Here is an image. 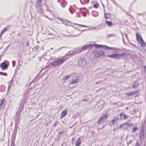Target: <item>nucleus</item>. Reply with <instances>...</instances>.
<instances>
[{
	"label": "nucleus",
	"instance_id": "f257e3e1",
	"mask_svg": "<svg viewBox=\"0 0 146 146\" xmlns=\"http://www.w3.org/2000/svg\"><path fill=\"white\" fill-rule=\"evenodd\" d=\"M95 47V48L96 49H98L100 48H103L105 50H107L108 49L111 50H115L117 49L113 47H109L108 46L104 45H101L100 44H89L84 46L82 47L81 48L82 51L85 50L88 48H92L93 47Z\"/></svg>",
	"mask_w": 146,
	"mask_h": 146
},
{
	"label": "nucleus",
	"instance_id": "f03ea898",
	"mask_svg": "<svg viewBox=\"0 0 146 146\" xmlns=\"http://www.w3.org/2000/svg\"><path fill=\"white\" fill-rule=\"evenodd\" d=\"M66 55H65L63 57L61 58L56 60L54 61L51 62V65L52 67L54 68L60 66L65 62L69 58V57H68L66 58Z\"/></svg>",
	"mask_w": 146,
	"mask_h": 146
},
{
	"label": "nucleus",
	"instance_id": "7ed1b4c3",
	"mask_svg": "<svg viewBox=\"0 0 146 146\" xmlns=\"http://www.w3.org/2000/svg\"><path fill=\"white\" fill-rule=\"evenodd\" d=\"M136 40L138 42V44L140 45L142 48L146 47V43L143 40L141 36L138 33L136 34Z\"/></svg>",
	"mask_w": 146,
	"mask_h": 146
},
{
	"label": "nucleus",
	"instance_id": "20e7f679",
	"mask_svg": "<svg viewBox=\"0 0 146 146\" xmlns=\"http://www.w3.org/2000/svg\"><path fill=\"white\" fill-rule=\"evenodd\" d=\"M108 56L111 58H114L115 59H125L126 58V54L125 53H123L121 54L116 53L111 55H108Z\"/></svg>",
	"mask_w": 146,
	"mask_h": 146
},
{
	"label": "nucleus",
	"instance_id": "39448f33",
	"mask_svg": "<svg viewBox=\"0 0 146 146\" xmlns=\"http://www.w3.org/2000/svg\"><path fill=\"white\" fill-rule=\"evenodd\" d=\"M17 132V128H15L12 136L11 146H15L14 143Z\"/></svg>",
	"mask_w": 146,
	"mask_h": 146
},
{
	"label": "nucleus",
	"instance_id": "423d86ee",
	"mask_svg": "<svg viewBox=\"0 0 146 146\" xmlns=\"http://www.w3.org/2000/svg\"><path fill=\"white\" fill-rule=\"evenodd\" d=\"M87 64L86 59L84 58H82L80 59L78 61L79 66L80 67H84Z\"/></svg>",
	"mask_w": 146,
	"mask_h": 146
},
{
	"label": "nucleus",
	"instance_id": "0eeeda50",
	"mask_svg": "<svg viewBox=\"0 0 146 146\" xmlns=\"http://www.w3.org/2000/svg\"><path fill=\"white\" fill-rule=\"evenodd\" d=\"M104 52L101 51H96L94 52V56L95 57H98L101 56H104Z\"/></svg>",
	"mask_w": 146,
	"mask_h": 146
},
{
	"label": "nucleus",
	"instance_id": "6e6552de",
	"mask_svg": "<svg viewBox=\"0 0 146 146\" xmlns=\"http://www.w3.org/2000/svg\"><path fill=\"white\" fill-rule=\"evenodd\" d=\"M0 66L2 70H7L8 69V65L7 63L5 62L1 63Z\"/></svg>",
	"mask_w": 146,
	"mask_h": 146
},
{
	"label": "nucleus",
	"instance_id": "1a4fd4ad",
	"mask_svg": "<svg viewBox=\"0 0 146 146\" xmlns=\"http://www.w3.org/2000/svg\"><path fill=\"white\" fill-rule=\"evenodd\" d=\"M107 115L106 114L102 115V117L99 119L98 121V123L100 124L104 120L107 118Z\"/></svg>",
	"mask_w": 146,
	"mask_h": 146
},
{
	"label": "nucleus",
	"instance_id": "9d476101",
	"mask_svg": "<svg viewBox=\"0 0 146 146\" xmlns=\"http://www.w3.org/2000/svg\"><path fill=\"white\" fill-rule=\"evenodd\" d=\"M78 77L77 76H74L72 80L70 82V84H72L77 83L78 81Z\"/></svg>",
	"mask_w": 146,
	"mask_h": 146
},
{
	"label": "nucleus",
	"instance_id": "9b49d317",
	"mask_svg": "<svg viewBox=\"0 0 146 146\" xmlns=\"http://www.w3.org/2000/svg\"><path fill=\"white\" fill-rule=\"evenodd\" d=\"M80 11L84 17L86 16V13L88 12V10L85 8H83L80 9Z\"/></svg>",
	"mask_w": 146,
	"mask_h": 146
},
{
	"label": "nucleus",
	"instance_id": "f8f14e48",
	"mask_svg": "<svg viewBox=\"0 0 146 146\" xmlns=\"http://www.w3.org/2000/svg\"><path fill=\"white\" fill-rule=\"evenodd\" d=\"M58 3H60L62 6L64 7L66 5V2L65 0H58Z\"/></svg>",
	"mask_w": 146,
	"mask_h": 146
},
{
	"label": "nucleus",
	"instance_id": "ddd939ff",
	"mask_svg": "<svg viewBox=\"0 0 146 146\" xmlns=\"http://www.w3.org/2000/svg\"><path fill=\"white\" fill-rule=\"evenodd\" d=\"M81 141L80 138L79 137L76 142L75 145L76 146H79L81 143Z\"/></svg>",
	"mask_w": 146,
	"mask_h": 146
},
{
	"label": "nucleus",
	"instance_id": "4468645a",
	"mask_svg": "<svg viewBox=\"0 0 146 146\" xmlns=\"http://www.w3.org/2000/svg\"><path fill=\"white\" fill-rule=\"evenodd\" d=\"M123 124L124 127L125 126L126 127L128 126L130 128L132 127L133 126V124H130L129 122H125Z\"/></svg>",
	"mask_w": 146,
	"mask_h": 146
},
{
	"label": "nucleus",
	"instance_id": "2eb2a0df",
	"mask_svg": "<svg viewBox=\"0 0 146 146\" xmlns=\"http://www.w3.org/2000/svg\"><path fill=\"white\" fill-rule=\"evenodd\" d=\"M82 51L81 48H76L74 50V53L75 54H78Z\"/></svg>",
	"mask_w": 146,
	"mask_h": 146
},
{
	"label": "nucleus",
	"instance_id": "dca6fc26",
	"mask_svg": "<svg viewBox=\"0 0 146 146\" xmlns=\"http://www.w3.org/2000/svg\"><path fill=\"white\" fill-rule=\"evenodd\" d=\"M42 0H37L36 3V7L41 6Z\"/></svg>",
	"mask_w": 146,
	"mask_h": 146
},
{
	"label": "nucleus",
	"instance_id": "f3484780",
	"mask_svg": "<svg viewBox=\"0 0 146 146\" xmlns=\"http://www.w3.org/2000/svg\"><path fill=\"white\" fill-rule=\"evenodd\" d=\"M92 15L94 17H97L98 15V13L96 11H93L92 12Z\"/></svg>",
	"mask_w": 146,
	"mask_h": 146
},
{
	"label": "nucleus",
	"instance_id": "a211bd4d",
	"mask_svg": "<svg viewBox=\"0 0 146 146\" xmlns=\"http://www.w3.org/2000/svg\"><path fill=\"white\" fill-rule=\"evenodd\" d=\"M5 90V87L4 85H1L0 86V91L1 92H3Z\"/></svg>",
	"mask_w": 146,
	"mask_h": 146
},
{
	"label": "nucleus",
	"instance_id": "6ab92c4d",
	"mask_svg": "<svg viewBox=\"0 0 146 146\" xmlns=\"http://www.w3.org/2000/svg\"><path fill=\"white\" fill-rule=\"evenodd\" d=\"M38 11L40 13H43V9L41 6L36 7Z\"/></svg>",
	"mask_w": 146,
	"mask_h": 146
},
{
	"label": "nucleus",
	"instance_id": "aec40b11",
	"mask_svg": "<svg viewBox=\"0 0 146 146\" xmlns=\"http://www.w3.org/2000/svg\"><path fill=\"white\" fill-rule=\"evenodd\" d=\"M119 116L120 117V118H119L120 119H121L122 118V117H123V118L124 119H126L128 117V116L127 115H126L123 114H120L119 115Z\"/></svg>",
	"mask_w": 146,
	"mask_h": 146
},
{
	"label": "nucleus",
	"instance_id": "412c9836",
	"mask_svg": "<svg viewBox=\"0 0 146 146\" xmlns=\"http://www.w3.org/2000/svg\"><path fill=\"white\" fill-rule=\"evenodd\" d=\"M67 113L66 110H64L63 111L61 114V116L62 117H64Z\"/></svg>",
	"mask_w": 146,
	"mask_h": 146
},
{
	"label": "nucleus",
	"instance_id": "4be33fe9",
	"mask_svg": "<svg viewBox=\"0 0 146 146\" xmlns=\"http://www.w3.org/2000/svg\"><path fill=\"white\" fill-rule=\"evenodd\" d=\"M106 23L107 24L109 27H111L113 25V23L111 22L110 21H106Z\"/></svg>",
	"mask_w": 146,
	"mask_h": 146
},
{
	"label": "nucleus",
	"instance_id": "5701e85b",
	"mask_svg": "<svg viewBox=\"0 0 146 146\" xmlns=\"http://www.w3.org/2000/svg\"><path fill=\"white\" fill-rule=\"evenodd\" d=\"M138 84L137 82H134L133 83V85L132 86V87L133 88H136L138 87Z\"/></svg>",
	"mask_w": 146,
	"mask_h": 146
},
{
	"label": "nucleus",
	"instance_id": "b1692460",
	"mask_svg": "<svg viewBox=\"0 0 146 146\" xmlns=\"http://www.w3.org/2000/svg\"><path fill=\"white\" fill-rule=\"evenodd\" d=\"M111 16V15L110 13L106 14L105 13H104V17L106 19L109 18Z\"/></svg>",
	"mask_w": 146,
	"mask_h": 146
},
{
	"label": "nucleus",
	"instance_id": "393cba45",
	"mask_svg": "<svg viewBox=\"0 0 146 146\" xmlns=\"http://www.w3.org/2000/svg\"><path fill=\"white\" fill-rule=\"evenodd\" d=\"M132 95H133L135 97H137L138 96V92L137 91L132 92Z\"/></svg>",
	"mask_w": 146,
	"mask_h": 146
},
{
	"label": "nucleus",
	"instance_id": "a878e982",
	"mask_svg": "<svg viewBox=\"0 0 146 146\" xmlns=\"http://www.w3.org/2000/svg\"><path fill=\"white\" fill-rule=\"evenodd\" d=\"M39 48V47L38 46H36L35 47H34L33 48V51L36 52L38 50Z\"/></svg>",
	"mask_w": 146,
	"mask_h": 146
},
{
	"label": "nucleus",
	"instance_id": "bb28decb",
	"mask_svg": "<svg viewBox=\"0 0 146 146\" xmlns=\"http://www.w3.org/2000/svg\"><path fill=\"white\" fill-rule=\"evenodd\" d=\"M69 10L70 12L72 14L74 12H75V10L71 6H70Z\"/></svg>",
	"mask_w": 146,
	"mask_h": 146
},
{
	"label": "nucleus",
	"instance_id": "cd10ccee",
	"mask_svg": "<svg viewBox=\"0 0 146 146\" xmlns=\"http://www.w3.org/2000/svg\"><path fill=\"white\" fill-rule=\"evenodd\" d=\"M13 77L12 78V79L11 80V81L10 82L9 84L8 85V90H9V88H10V87H11L12 86V84L11 83H12V81H13Z\"/></svg>",
	"mask_w": 146,
	"mask_h": 146
},
{
	"label": "nucleus",
	"instance_id": "c85d7f7f",
	"mask_svg": "<svg viewBox=\"0 0 146 146\" xmlns=\"http://www.w3.org/2000/svg\"><path fill=\"white\" fill-rule=\"evenodd\" d=\"M99 6V5L98 4V3H96L95 4H94L93 5V7L94 8H97Z\"/></svg>",
	"mask_w": 146,
	"mask_h": 146
},
{
	"label": "nucleus",
	"instance_id": "c756f323",
	"mask_svg": "<svg viewBox=\"0 0 146 146\" xmlns=\"http://www.w3.org/2000/svg\"><path fill=\"white\" fill-rule=\"evenodd\" d=\"M44 58L46 60H50L52 58L50 55H48L46 57H45Z\"/></svg>",
	"mask_w": 146,
	"mask_h": 146
},
{
	"label": "nucleus",
	"instance_id": "7c9ffc66",
	"mask_svg": "<svg viewBox=\"0 0 146 146\" xmlns=\"http://www.w3.org/2000/svg\"><path fill=\"white\" fill-rule=\"evenodd\" d=\"M7 31V28H5L4 29L1 31V35H2L6 31Z\"/></svg>",
	"mask_w": 146,
	"mask_h": 146
},
{
	"label": "nucleus",
	"instance_id": "2f4dec72",
	"mask_svg": "<svg viewBox=\"0 0 146 146\" xmlns=\"http://www.w3.org/2000/svg\"><path fill=\"white\" fill-rule=\"evenodd\" d=\"M75 53H74V50L73 51V52H72L71 53H68L66 55H66V57L67 55H70V56H73V55H74L75 54Z\"/></svg>",
	"mask_w": 146,
	"mask_h": 146
},
{
	"label": "nucleus",
	"instance_id": "473e14b6",
	"mask_svg": "<svg viewBox=\"0 0 146 146\" xmlns=\"http://www.w3.org/2000/svg\"><path fill=\"white\" fill-rule=\"evenodd\" d=\"M79 35H66V36H69V37H76L78 36Z\"/></svg>",
	"mask_w": 146,
	"mask_h": 146
},
{
	"label": "nucleus",
	"instance_id": "72a5a7b5",
	"mask_svg": "<svg viewBox=\"0 0 146 146\" xmlns=\"http://www.w3.org/2000/svg\"><path fill=\"white\" fill-rule=\"evenodd\" d=\"M69 77V76L68 75H67L64 76L63 77L62 80H67Z\"/></svg>",
	"mask_w": 146,
	"mask_h": 146
},
{
	"label": "nucleus",
	"instance_id": "f704fd0d",
	"mask_svg": "<svg viewBox=\"0 0 146 146\" xmlns=\"http://www.w3.org/2000/svg\"><path fill=\"white\" fill-rule=\"evenodd\" d=\"M125 94L127 96H130L132 95V92H129L125 93Z\"/></svg>",
	"mask_w": 146,
	"mask_h": 146
},
{
	"label": "nucleus",
	"instance_id": "c9c22d12",
	"mask_svg": "<svg viewBox=\"0 0 146 146\" xmlns=\"http://www.w3.org/2000/svg\"><path fill=\"white\" fill-rule=\"evenodd\" d=\"M138 129V128L137 127H134L133 128L132 132H134Z\"/></svg>",
	"mask_w": 146,
	"mask_h": 146
},
{
	"label": "nucleus",
	"instance_id": "e433bc0d",
	"mask_svg": "<svg viewBox=\"0 0 146 146\" xmlns=\"http://www.w3.org/2000/svg\"><path fill=\"white\" fill-rule=\"evenodd\" d=\"M63 47H60V48H58V49H57L56 50H55L54 51V53H55L56 52L60 50Z\"/></svg>",
	"mask_w": 146,
	"mask_h": 146
},
{
	"label": "nucleus",
	"instance_id": "4c0bfd02",
	"mask_svg": "<svg viewBox=\"0 0 146 146\" xmlns=\"http://www.w3.org/2000/svg\"><path fill=\"white\" fill-rule=\"evenodd\" d=\"M74 25H78L81 27H87L86 26V25H80V24H74Z\"/></svg>",
	"mask_w": 146,
	"mask_h": 146
},
{
	"label": "nucleus",
	"instance_id": "58836bf2",
	"mask_svg": "<svg viewBox=\"0 0 146 146\" xmlns=\"http://www.w3.org/2000/svg\"><path fill=\"white\" fill-rule=\"evenodd\" d=\"M84 3L87 4L89 2V0H84Z\"/></svg>",
	"mask_w": 146,
	"mask_h": 146
},
{
	"label": "nucleus",
	"instance_id": "ea45409f",
	"mask_svg": "<svg viewBox=\"0 0 146 146\" xmlns=\"http://www.w3.org/2000/svg\"><path fill=\"white\" fill-rule=\"evenodd\" d=\"M0 74L3 75L5 76H7V74L6 73H3L2 72H0Z\"/></svg>",
	"mask_w": 146,
	"mask_h": 146
},
{
	"label": "nucleus",
	"instance_id": "a19ab883",
	"mask_svg": "<svg viewBox=\"0 0 146 146\" xmlns=\"http://www.w3.org/2000/svg\"><path fill=\"white\" fill-rule=\"evenodd\" d=\"M119 118L118 117H114L113 119V120L115 122L118 119H119Z\"/></svg>",
	"mask_w": 146,
	"mask_h": 146
},
{
	"label": "nucleus",
	"instance_id": "79ce46f5",
	"mask_svg": "<svg viewBox=\"0 0 146 146\" xmlns=\"http://www.w3.org/2000/svg\"><path fill=\"white\" fill-rule=\"evenodd\" d=\"M12 66L13 67H14L15 63V60H13L12 62Z\"/></svg>",
	"mask_w": 146,
	"mask_h": 146
},
{
	"label": "nucleus",
	"instance_id": "37998d69",
	"mask_svg": "<svg viewBox=\"0 0 146 146\" xmlns=\"http://www.w3.org/2000/svg\"><path fill=\"white\" fill-rule=\"evenodd\" d=\"M140 134L141 136V135H142H142H143L144 131L143 130H142V131H141Z\"/></svg>",
	"mask_w": 146,
	"mask_h": 146
},
{
	"label": "nucleus",
	"instance_id": "c03bdc74",
	"mask_svg": "<svg viewBox=\"0 0 146 146\" xmlns=\"http://www.w3.org/2000/svg\"><path fill=\"white\" fill-rule=\"evenodd\" d=\"M62 133V132H60L58 133V137H60L61 135V134Z\"/></svg>",
	"mask_w": 146,
	"mask_h": 146
},
{
	"label": "nucleus",
	"instance_id": "a18cd8bd",
	"mask_svg": "<svg viewBox=\"0 0 146 146\" xmlns=\"http://www.w3.org/2000/svg\"><path fill=\"white\" fill-rule=\"evenodd\" d=\"M112 1L113 3H114V4L116 5H117V4L113 0H111Z\"/></svg>",
	"mask_w": 146,
	"mask_h": 146
},
{
	"label": "nucleus",
	"instance_id": "49530a36",
	"mask_svg": "<svg viewBox=\"0 0 146 146\" xmlns=\"http://www.w3.org/2000/svg\"><path fill=\"white\" fill-rule=\"evenodd\" d=\"M112 1L113 3H114V4L116 5H117V4L113 0H111Z\"/></svg>",
	"mask_w": 146,
	"mask_h": 146
},
{
	"label": "nucleus",
	"instance_id": "de8ad7c7",
	"mask_svg": "<svg viewBox=\"0 0 146 146\" xmlns=\"http://www.w3.org/2000/svg\"><path fill=\"white\" fill-rule=\"evenodd\" d=\"M121 35L122 36V37H123V42L124 43H125V41H124V38H123V34L122 33H121Z\"/></svg>",
	"mask_w": 146,
	"mask_h": 146
},
{
	"label": "nucleus",
	"instance_id": "09e8293b",
	"mask_svg": "<svg viewBox=\"0 0 146 146\" xmlns=\"http://www.w3.org/2000/svg\"><path fill=\"white\" fill-rule=\"evenodd\" d=\"M124 127V126L123 125V124H122V125H120L119 126V128H121L122 127Z\"/></svg>",
	"mask_w": 146,
	"mask_h": 146
},
{
	"label": "nucleus",
	"instance_id": "8fccbe9b",
	"mask_svg": "<svg viewBox=\"0 0 146 146\" xmlns=\"http://www.w3.org/2000/svg\"><path fill=\"white\" fill-rule=\"evenodd\" d=\"M135 146H140V145H139L138 142L137 141L136 142V144Z\"/></svg>",
	"mask_w": 146,
	"mask_h": 146
},
{
	"label": "nucleus",
	"instance_id": "3c124183",
	"mask_svg": "<svg viewBox=\"0 0 146 146\" xmlns=\"http://www.w3.org/2000/svg\"><path fill=\"white\" fill-rule=\"evenodd\" d=\"M75 28V29H77L78 31H82V32H83V31H85V30H82V31H81V30H80L78 29H76L75 28Z\"/></svg>",
	"mask_w": 146,
	"mask_h": 146
},
{
	"label": "nucleus",
	"instance_id": "603ef678",
	"mask_svg": "<svg viewBox=\"0 0 146 146\" xmlns=\"http://www.w3.org/2000/svg\"><path fill=\"white\" fill-rule=\"evenodd\" d=\"M26 46H29V42L28 41H27L26 42Z\"/></svg>",
	"mask_w": 146,
	"mask_h": 146
},
{
	"label": "nucleus",
	"instance_id": "864d4df0",
	"mask_svg": "<svg viewBox=\"0 0 146 146\" xmlns=\"http://www.w3.org/2000/svg\"><path fill=\"white\" fill-rule=\"evenodd\" d=\"M125 35L126 36V39H127V40H128V36L126 34H125Z\"/></svg>",
	"mask_w": 146,
	"mask_h": 146
},
{
	"label": "nucleus",
	"instance_id": "5fc2aeb1",
	"mask_svg": "<svg viewBox=\"0 0 146 146\" xmlns=\"http://www.w3.org/2000/svg\"><path fill=\"white\" fill-rule=\"evenodd\" d=\"M44 16L45 17H46L47 18H48V19H50V20H51V19H50V18H49L48 17H47V16H46V15H44Z\"/></svg>",
	"mask_w": 146,
	"mask_h": 146
},
{
	"label": "nucleus",
	"instance_id": "6e6d98bb",
	"mask_svg": "<svg viewBox=\"0 0 146 146\" xmlns=\"http://www.w3.org/2000/svg\"><path fill=\"white\" fill-rule=\"evenodd\" d=\"M76 16L77 17H80V15L79 13H77L76 15Z\"/></svg>",
	"mask_w": 146,
	"mask_h": 146
},
{
	"label": "nucleus",
	"instance_id": "4d7b16f0",
	"mask_svg": "<svg viewBox=\"0 0 146 146\" xmlns=\"http://www.w3.org/2000/svg\"><path fill=\"white\" fill-rule=\"evenodd\" d=\"M43 56H47L46 55V53H44V54H43Z\"/></svg>",
	"mask_w": 146,
	"mask_h": 146
},
{
	"label": "nucleus",
	"instance_id": "13d9d810",
	"mask_svg": "<svg viewBox=\"0 0 146 146\" xmlns=\"http://www.w3.org/2000/svg\"><path fill=\"white\" fill-rule=\"evenodd\" d=\"M46 11H48L50 12H51V11L49 9H48V8H47L46 9Z\"/></svg>",
	"mask_w": 146,
	"mask_h": 146
},
{
	"label": "nucleus",
	"instance_id": "bf43d9fd",
	"mask_svg": "<svg viewBox=\"0 0 146 146\" xmlns=\"http://www.w3.org/2000/svg\"><path fill=\"white\" fill-rule=\"evenodd\" d=\"M80 3H81L82 4V5H83L84 4V3L82 2V0H80Z\"/></svg>",
	"mask_w": 146,
	"mask_h": 146
},
{
	"label": "nucleus",
	"instance_id": "052dcab7",
	"mask_svg": "<svg viewBox=\"0 0 146 146\" xmlns=\"http://www.w3.org/2000/svg\"><path fill=\"white\" fill-rule=\"evenodd\" d=\"M144 70L145 72H146V66L144 67Z\"/></svg>",
	"mask_w": 146,
	"mask_h": 146
},
{
	"label": "nucleus",
	"instance_id": "680f3d73",
	"mask_svg": "<svg viewBox=\"0 0 146 146\" xmlns=\"http://www.w3.org/2000/svg\"><path fill=\"white\" fill-rule=\"evenodd\" d=\"M113 124L114 123V122H115L113 120H112V121Z\"/></svg>",
	"mask_w": 146,
	"mask_h": 146
},
{
	"label": "nucleus",
	"instance_id": "e2e57ef3",
	"mask_svg": "<svg viewBox=\"0 0 146 146\" xmlns=\"http://www.w3.org/2000/svg\"><path fill=\"white\" fill-rule=\"evenodd\" d=\"M63 23L64 25H67V24L65 23V22H63Z\"/></svg>",
	"mask_w": 146,
	"mask_h": 146
},
{
	"label": "nucleus",
	"instance_id": "0e129e2a",
	"mask_svg": "<svg viewBox=\"0 0 146 146\" xmlns=\"http://www.w3.org/2000/svg\"><path fill=\"white\" fill-rule=\"evenodd\" d=\"M74 138H72V141H74Z\"/></svg>",
	"mask_w": 146,
	"mask_h": 146
},
{
	"label": "nucleus",
	"instance_id": "69168bd1",
	"mask_svg": "<svg viewBox=\"0 0 146 146\" xmlns=\"http://www.w3.org/2000/svg\"><path fill=\"white\" fill-rule=\"evenodd\" d=\"M49 35H52V33H49Z\"/></svg>",
	"mask_w": 146,
	"mask_h": 146
},
{
	"label": "nucleus",
	"instance_id": "338daca9",
	"mask_svg": "<svg viewBox=\"0 0 146 146\" xmlns=\"http://www.w3.org/2000/svg\"><path fill=\"white\" fill-rule=\"evenodd\" d=\"M92 28L94 29H96V27H93V28Z\"/></svg>",
	"mask_w": 146,
	"mask_h": 146
},
{
	"label": "nucleus",
	"instance_id": "774afa93",
	"mask_svg": "<svg viewBox=\"0 0 146 146\" xmlns=\"http://www.w3.org/2000/svg\"><path fill=\"white\" fill-rule=\"evenodd\" d=\"M54 126H56V124H54Z\"/></svg>",
	"mask_w": 146,
	"mask_h": 146
}]
</instances>
